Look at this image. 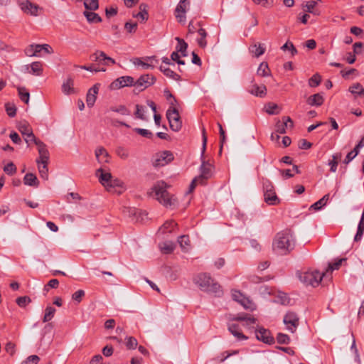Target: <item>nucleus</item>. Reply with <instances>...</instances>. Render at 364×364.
<instances>
[{
    "mask_svg": "<svg viewBox=\"0 0 364 364\" xmlns=\"http://www.w3.org/2000/svg\"><path fill=\"white\" fill-rule=\"evenodd\" d=\"M295 243L292 231L285 229L276 234L272 241V250L277 255H287L294 249Z\"/></svg>",
    "mask_w": 364,
    "mask_h": 364,
    "instance_id": "obj_1",
    "label": "nucleus"
},
{
    "mask_svg": "<svg viewBox=\"0 0 364 364\" xmlns=\"http://www.w3.org/2000/svg\"><path fill=\"white\" fill-rule=\"evenodd\" d=\"M167 185L164 181H158L152 188L156 199L166 207L176 206L178 203L174 196L167 191Z\"/></svg>",
    "mask_w": 364,
    "mask_h": 364,
    "instance_id": "obj_2",
    "label": "nucleus"
},
{
    "mask_svg": "<svg viewBox=\"0 0 364 364\" xmlns=\"http://www.w3.org/2000/svg\"><path fill=\"white\" fill-rule=\"evenodd\" d=\"M201 133L203 144L200 158L202 160V163L200 167V173L198 177L199 179H200V184L204 185L205 183V181L212 177L213 174L214 167L209 161H207L204 159V154L205 151L208 140L206 136V131L204 127L202 128Z\"/></svg>",
    "mask_w": 364,
    "mask_h": 364,
    "instance_id": "obj_3",
    "label": "nucleus"
},
{
    "mask_svg": "<svg viewBox=\"0 0 364 364\" xmlns=\"http://www.w3.org/2000/svg\"><path fill=\"white\" fill-rule=\"evenodd\" d=\"M195 282L201 291L214 294L218 296L223 294L220 285L206 273L198 274L195 279Z\"/></svg>",
    "mask_w": 364,
    "mask_h": 364,
    "instance_id": "obj_4",
    "label": "nucleus"
},
{
    "mask_svg": "<svg viewBox=\"0 0 364 364\" xmlns=\"http://www.w3.org/2000/svg\"><path fill=\"white\" fill-rule=\"evenodd\" d=\"M325 275V272L320 273L318 271L297 272L299 280L304 284L306 286L310 285L314 287L319 284Z\"/></svg>",
    "mask_w": 364,
    "mask_h": 364,
    "instance_id": "obj_5",
    "label": "nucleus"
},
{
    "mask_svg": "<svg viewBox=\"0 0 364 364\" xmlns=\"http://www.w3.org/2000/svg\"><path fill=\"white\" fill-rule=\"evenodd\" d=\"M264 201L269 205H277L279 200L276 195L272 183L267 178H262Z\"/></svg>",
    "mask_w": 364,
    "mask_h": 364,
    "instance_id": "obj_6",
    "label": "nucleus"
},
{
    "mask_svg": "<svg viewBox=\"0 0 364 364\" xmlns=\"http://www.w3.org/2000/svg\"><path fill=\"white\" fill-rule=\"evenodd\" d=\"M49 161V152L48 149H40L39 158L36 159L39 174L42 178L47 180L48 178V164Z\"/></svg>",
    "mask_w": 364,
    "mask_h": 364,
    "instance_id": "obj_7",
    "label": "nucleus"
},
{
    "mask_svg": "<svg viewBox=\"0 0 364 364\" xmlns=\"http://www.w3.org/2000/svg\"><path fill=\"white\" fill-rule=\"evenodd\" d=\"M166 117L170 128L173 132H178L182 127V122L176 107H169L166 112Z\"/></svg>",
    "mask_w": 364,
    "mask_h": 364,
    "instance_id": "obj_8",
    "label": "nucleus"
},
{
    "mask_svg": "<svg viewBox=\"0 0 364 364\" xmlns=\"http://www.w3.org/2000/svg\"><path fill=\"white\" fill-rule=\"evenodd\" d=\"M232 297L234 301L238 302L244 309L252 311L256 309V305L252 301L243 295L240 291H232Z\"/></svg>",
    "mask_w": 364,
    "mask_h": 364,
    "instance_id": "obj_9",
    "label": "nucleus"
},
{
    "mask_svg": "<svg viewBox=\"0 0 364 364\" xmlns=\"http://www.w3.org/2000/svg\"><path fill=\"white\" fill-rule=\"evenodd\" d=\"M156 80V79L153 75H142L136 81H134V87L136 88H139V91H143L146 88L154 85Z\"/></svg>",
    "mask_w": 364,
    "mask_h": 364,
    "instance_id": "obj_10",
    "label": "nucleus"
},
{
    "mask_svg": "<svg viewBox=\"0 0 364 364\" xmlns=\"http://www.w3.org/2000/svg\"><path fill=\"white\" fill-rule=\"evenodd\" d=\"M18 4L21 9L26 14L37 16L40 7L28 0H18Z\"/></svg>",
    "mask_w": 364,
    "mask_h": 364,
    "instance_id": "obj_11",
    "label": "nucleus"
},
{
    "mask_svg": "<svg viewBox=\"0 0 364 364\" xmlns=\"http://www.w3.org/2000/svg\"><path fill=\"white\" fill-rule=\"evenodd\" d=\"M173 160V154L170 151H164L156 155L153 165L156 167L164 166Z\"/></svg>",
    "mask_w": 364,
    "mask_h": 364,
    "instance_id": "obj_12",
    "label": "nucleus"
},
{
    "mask_svg": "<svg viewBox=\"0 0 364 364\" xmlns=\"http://www.w3.org/2000/svg\"><path fill=\"white\" fill-rule=\"evenodd\" d=\"M134 86V79L131 76H122L114 80L109 85L111 90H118L124 87Z\"/></svg>",
    "mask_w": 364,
    "mask_h": 364,
    "instance_id": "obj_13",
    "label": "nucleus"
},
{
    "mask_svg": "<svg viewBox=\"0 0 364 364\" xmlns=\"http://www.w3.org/2000/svg\"><path fill=\"white\" fill-rule=\"evenodd\" d=\"M190 1L188 0H180L175 9V16L179 23H185L186 22V13L187 7L189 6Z\"/></svg>",
    "mask_w": 364,
    "mask_h": 364,
    "instance_id": "obj_14",
    "label": "nucleus"
},
{
    "mask_svg": "<svg viewBox=\"0 0 364 364\" xmlns=\"http://www.w3.org/2000/svg\"><path fill=\"white\" fill-rule=\"evenodd\" d=\"M256 338L257 340L266 343L273 344L274 343V338L272 336L269 330L266 329L263 327H259L255 331Z\"/></svg>",
    "mask_w": 364,
    "mask_h": 364,
    "instance_id": "obj_15",
    "label": "nucleus"
},
{
    "mask_svg": "<svg viewBox=\"0 0 364 364\" xmlns=\"http://www.w3.org/2000/svg\"><path fill=\"white\" fill-rule=\"evenodd\" d=\"M284 323L287 325L288 330L294 333L299 326V317L294 312H288L284 317Z\"/></svg>",
    "mask_w": 364,
    "mask_h": 364,
    "instance_id": "obj_16",
    "label": "nucleus"
},
{
    "mask_svg": "<svg viewBox=\"0 0 364 364\" xmlns=\"http://www.w3.org/2000/svg\"><path fill=\"white\" fill-rule=\"evenodd\" d=\"M100 86V85L99 83H96L89 89L86 96V103L88 107H92L94 106Z\"/></svg>",
    "mask_w": 364,
    "mask_h": 364,
    "instance_id": "obj_17",
    "label": "nucleus"
},
{
    "mask_svg": "<svg viewBox=\"0 0 364 364\" xmlns=\"http://www.w3.org/2000/svg\"><path fill=\"white\" fill-rule=\"evenodd\" d=\"M96 175L99 177V181L105 188L107 187L112 176L109 172H105L103 168H100L96 171Z\"/></svg>",
    "mask_w": 364,
    "mask_h": 364,
    "instance_id": "obj_18",
    "label": "nucleus"
},
{
    "mask_svg": "<svg viewBox=\"0 0 364 364\" xmlns=\"http://www.w3.org/2000/svg\"><path fill=\"white\" fill-rule=\"evenodd\" d=\"M25 141L29 145L30 142H33L35 144L38 146V154H40V149L41 150V148L43 149H47L46 145L41 141V140L38 139L35 135L33 134V132H30L29 134L24 138Z\"/></svg>",
    "mask_w": 364,
    "mask_h": 364,
    "instance_id": "obj_19",
    "label": "nucleus"
},
{
    "mask_svg": "<svg viewBox=\"0 0 364 364\" xmlns=\"http://www.w3.org/2000/svg\"><path fill=\"white\" fill-rule=\"evenodd\" d=\"M228 331L239 341L247 339V337L241 332L238 324H230L228 326Z\"/></svg>",
    "mask_w": 364,
    "mask_h": 364,
    "instance_id": "obj_20",
    "label": "nucleus"
},
{
    "mask_svg": "<svg viewBox=\"0 0 364 364\" xmlns=\"http://www.w3.org/2000/svg\"><path fill=\"white\" fill-rule=\"evenodd\" d=\"M249 92L257 97H264L267 95V87L265 85H258L257 84H254L252 85Z\"/></svg>",
    "mask_w": 364,
    "mask_h": 364,
    "instance_id": "obj_21",
    "label": "nucleus"
},
{
    "mask_svg": "<svg viewBox=\"0 0 364 364\" xmlns=\"http://www.w3.org/2000/svg\"><path fill=\"white\" fill-rule=\"evenodd\" d=\"M146 60L147 61H149L150 63H145V62L142 61L141 60V58H134L133 60V63L136 65H141L144 69H149V68L153 69L154 68V65H153L151 64L153 63V61H155L156 63H158V60L156 59L155 56L146 57Z\"/></svg>",
    "mask_w": 364,
    "mask_h": 364,
    "instance_id": "obj_22",
    "label": "nucleus"
},
{
    "mask_svg": "<svg viewBox=\"0 0 364 364\" xmlns=\"http://www.w3.org/2000/svg\"><path fill=\"white\" fill-rule=\"evenodd\" d=\"M95 156L100 163H109V155L103 147H99L95 150Z\"/></svg>",
    "mask_w": 364,
    "mask_h": 364,
    "instance_id": "obj_23",
    "label": "nucleus"
},
{
    "mask_svg": "<svg viewBox=\"0 0 364 364\" xmlns=\"http://www.w3.org/2000/svg\"><path fill=\"white\" fill-rule=\"evenodd\" d=\"M41 52V44H31L26 47L24 50L26 55L29 57L39 56Z\"/></svg>",
    "mask_w": 364,
    "mask_h": 364,
    "instance_id": "obj_24",
    "label": "nucleus"
},
{
    "mask_svg": "<svg viewBox=\"0 0 364 364\" xmlns=\"http://www.w3.org/2000/svg\"><path fill=\"white\" fill-rule=\"evenodd\" d=\"M159 70L161 73H164L167 77H169L172 80H174L176 81L181 80V76L176 73L173 70H172L171 68L165 66V65H160Z\"/></svg>",
    "mask_w": 364,
    "mask_h": 364,
    "instance_id": "obj_25",
    "label": "nucleus"
},
{
    "mask_svg": "<svg viewBox=\"0 0 364 364\" xmlns=\"http://www.w3.org/2000/svg\"><path fill=\"white\" fill-rule=\"evenodd\" d=\"M323 95L320 93H316L311 95L306 100L308 105L311 106H321L323 103Z\"/></svg>",
    "mask_w": 364,
    "mask_h": 364,
    "instance_id": "obj_26",
    "label": "nucleus"
},
{
    "mask_svg": "<svg viewBox=\"0 0 364 364\" xmlns=\"http://www.w3.org/2000/svg\"><path fill=\"white\" fill-rule=\"evenodd\" d=\"M23 183L26 186L38 187L39 181L36 175L31 173H26L23 177Z\"/></svg>",
    "mask_w": 364,
    "mask_h": 364,
    "instance_id": "obj_27",
    "label": "nucleus"
},
{
    "mask_svg": "<svg viewBox=\"0 0 364 364\" xmlns=\"http://www.w3.org/2000/svg\"><path fill=\"white\" fill-rule=\"evenodd\" d=\"M74 82L71 77H68L62 85V91L65 95H70L75 92Z\"/></svg>",
    "mask_w": 364,
    "mask_h": 364,
    "instance_id": "obj_28",
    "label": "nucleus"
},
{
    "mask_svg": "<svg viewBox=\"0 0 364 364\" xmlns=\"http://www.w3.org/2000/svg\"><path fill=\"white\" fill-rule=\"evenodd\" d=\"M233 321H245L247 326L254 324L257 319L252 316H248L246 314H238L232 318Z\"/></svg>",
    "mask_w": 364,
    "mask_h": 364,
    "instance_id": "obj_29",
    "label": "nucleus"
},
{
    "mask_svg": "<svg viewBox=\"0 0 364 364\" xmlns=\"http://www.w3.org/2000/svg\"><path fill=\"white\" fill-rule=\"evenodd\" d=\"M197 32H198V35L200 36V38H198L197 39V43L200 48H204L207 46L206 37H207L208 33H207L206 31L203 28H200L197 31Z\"/></svg>",
    "mask_w": 364,
    "mask_h": 364,
    "instance_id": "obj_30",
    "label": "nucleus"
},
{
    "mask_svg": "<svg viewBox=\"0 0 364 364\" xmlns=\"http://www.w3.org/2000/svg\"><path fill=\"white\" fill-rule=\"evenodd\" d=\"M250 51L255 57L258 58L265 52V48L261 43H255L250 46Z\"/></svg>",
    "mask_w": 364,
    "mask_h": 364,
    "instance_id": "obj_31",
    "label": "nucleus"
},
{
    "mask_svg": "<svg viewBox=\"0 0 364 364\" xmlns=\"http://www.w3.org/2000/svg\"><path fill=\"white\" fill-rule=\"evenodd\" d=\"M83 14L89 23H100L102 21V18L96 13L85 11Z\"/></svg>",
    "mask_w": 364,
    "mask_h": 364,
    "instance_id": "obj_32",
    "label": "nucleus"
},
{
    "mask_svg": "<svg viewBox=\"0 0 364 364\" xmlns=\"http://www.w3.org/2000/svg\"><path fill=\"white\" fill-rule=\"evenodd\" d=\"M30 73L35 75H41L43 73V65L39 61L33 62L31 64Z\"/></svg>",
    "mask_w": 364,
    "mask_h": 364,
    "instance_id": "obj_33",
    "label": "nucleus"
},
{
    "mask_svg": "<svg viewBox=\"0 0 364 364\" xmlns=\"http://www.w3.org/2000/svg\"><path fill=\"white\" fill-rule=\"evenodd\" d=\"M18 96L21 100L26 104H28L30 100V93L28 92L26 87H17Z\"/></svg>",
    "mask_w": 364,
    "mask_h": 364,
    "instance_id": "obj_34",
    "label": "nucleus"
},
{
    "mask_svg": "<svg viewBox=\"0 0 364 364\" xmlns=\"http://www.w3.org/2000/svg\"><path fill=\"white\" fill-rule=\"evenodd\" d=\"M257 75L262 77H266L270 75V70L269 68L268 64L266 62H262L260 63L257 70Z\"/></svg>",
    "mask_w": 364,
    "mask_h": 364,
    "instance_id": "obj_35",
    "label": "nucleus"
},
{
    "mask_svg": "<svg viewBox=\"0 0 364 364\" xmlns=\"http://www.w3.org/2000/svg\"><path fill=\"white\" fill-rule=\"evenodd\" d=\"M349 92L353 95L364 97V88L360 83H355L349 87Z\"/></svg>",
    "mask_w": 364,
    "mask_h": 364,
    "instance_id": "obj_36",
    "label": "nucleus"
},
{
    "mask_svg": "<svg viewBox=\"0 0 364 364\" xmlns=\"http://www.w3.org/2000/svg\"><path fill=\"white\" fill-rule=\"evenodd\" d=\"M328 199H329V194H326L325 196H323V198H321L320 200H318V201L314 203L313 205H311L310 208H312L315 210H318L321 209V208L326 204Z\"/></svg>",
    "mask_w": 364,
    "mask_h": 364,
    "instance_id": "obj_37",
    "label": "nucleus"
},
{
    "mask_svg": "<svg viewBox=\"0 0 364 364\" xmlns=\"http://www.w3.org/2000/svg\"><path fill=\"white\" fill-rule=\"evenodd\" d=\"M124 183L119 178H112L106 189L108 191H112L114 188H123Z\"/></svg>",
    "mask_w": 364,
    "mask_h": 364,
    "instance_id": "obj_38",
    "label": "nucleus"
},
{
    "mask_svg": "<svg viewBox=\"0 0 364 364\" xmlns=\"http://www.w3.org/2000/svg\"><path fill=\"white\" fill-rule=\"evenodd\" d=\"M364 233V219L360 218V222L358 225L357 232L354 237V241L358 242L360 241Z\"/></svg>",
    "mask_w": 364,
    "mask_h": 364,
    "instance_id": "obj_39",
    "label": "nucleus"
},
{
    "mask_svg": "<svg viewBox=\"0 0 364 364\" xmlns=\"http://www.w3.org/2000/svg\"><path fill=\"white\" fill-rule=\"evenodd\" d=\"M364 233V219L360 218V222L358 225L357 232L354 237V241L358 242L360 241Z\"/></svg>",
    "mask_w": 364,
    "mask_h": 364,
    "instance_id": "obj_40",
    "label": "nucleus"
},
{
    "mask_svg": "<svg viewBox=\"0 0 364 364\" xmlns=\"http://www.w3.org/2000/svg\"><path fill=\"white\" fill-rule=\"evenodd\" d=\"M55 313V309L54 307L47 306L45 309V314L43 318V321L46 323L50 321L53 318Z\"/></svg>",
    "mask_w": 364,
    "mask_h": 364,
    "instance_id": "obj_41",
    "label": "nucleus"
},
{
    "mask_svg": "<svg viewBox=\"0 0 364 364\" xmlns=\"http://www.w3.org/2000/svg\"><path fill=\"white\" fill-rule=\"evenodd\" d=\"M84 6L87 10L95 11L99 8L98 0H85Z\"/></svg>",
    "mask_w": 364,
    "mask_h": 364,
    "instance_id": "obj_42",
    "label": "nucleus"
},
{
    "mask_svg": "<svg viewBox=\"0 0 364 364\" xmlns=\"http://www.w3.org/2000/svg\"><path fill=\"white\" fill-rule=\"evenodd\" d=\"M147 5L144 4H141L139 6V9L141 10L140 12H139L136 17L140 18L142 21H146L149 18V14L146 11Z\"/></svg>",
    "mask_w": 364,
    "mask_h": 364,
    "instance_id": "obj_43",
    "label": "nucleus"
},
{
    "mask_svg": "<svg viewBox=\"0 0 364 364\" xmlns=\"http://www.w3.org/2000/svg\"><path fill=\"white\" fill-rule=\"evenodd\" d=\"M110 110L121 114L122 115H129L130 111L124 105L111 107Z\"/></svg>",
    "mask_w": 364,
    "mask_h": 364,
    "instance_id": "obj_44",
    "label": "nucleus"
},
{
    "mask_svg": "<svg viewBox=\"0 0 364 364\" xmlns=\"http://www.w3.org/2000/svg\"><path fill=\"white\" fill-rule=\"evenodd\" d=\"M138 345L137 340L132 336H128L126 338V346L128 349L134 350L136 349Z\"/></svg>",
    "mask_w": 364,
    "mask_h": 364,
    "instance_id": "obj_45",
    "label": "nucleus"
},
{
    "mask_svg": "<svg viewBox=\"0 0 364 364\" xmlns=\"http://www.w3.org/2000/svg\"><path fill=\"white\" fill-rule=\"evenodd\" d=\"M176 40L178 41V45L176 46V51L178 53L186 52L188 48V44L184 41V40L180 38L179 37H176Z\"/></svg>",
    "mask_w": 364,
    "mask_h": 364,
    "instance_id": "obj_46",
    "label": "nucleus"
},
{
    "mask_svg": "<svg viewBox=\"0 0 364 364\" xmlns=\"http://www.w3.org/2000/svg\"><path fill=\"white\" fill-rule=\"evenodd\" d=\"M178 242L183 250H186L190 245V240L188 235H181L178 238Z\"/></svg>",
    "mask_w": 364,
    "mask_h": 364,
    "instance_id": "obj_47",
    "label": "nucleus"
},
{
    "mask_svg": "<svg viewBox=\"0 0 364 364\" xmlns=\"http://www.w3.org/2000/svg\"><path fill=\"white\" fill-rule=\"evenodd\" d=\"M5 108H6V111L7 114L10 117H14L16 116V107L15 106L14 104H12V103H10V102H7V103L5 104Z\"/></svg>",
    "mask_w": 364,
    "mask_h": 364,
    "instance_id": "obj_48",
    "label": "nucleus"
},
{
    "mask_svg": "<svg viewBox=\"0 0 364 364\" xmlns=\"http://www.w3.org/2000/svg\"><path fill=\"white\" fill-rule=\"evenodd\" d=\"M218 126L219 128L220 133V153H221L223 144L225 143L226 141V135L222 125L220 123H218Z\"/></svg>",
    "mask_w": 364,
    "mask_h": 364,
    "instance_id": "obj_49",
    "label": "nucleus"
},
{
    "mask_svg": "<svg viewBox=\"0 0 364 364\" xmlns=\"http://www.w3.org/2000/svg\"><path fill=\"white\" fill-rule=\"evenodd\" d=\"M321 80V77L318 74H314L309 80V85L311 87H315L319 85Z\"/></svg>",
    "mask_w": 364,
    "mask_h": 364,
    "instance_id": "obj_50",
    "label": "nucleus"
},
{
    "mask_svg": "<svg viewBox=\"0 0 364 364\" xmlns=\"http://www.w3.org/2000/svg\"><path fill=\"white\" fill-rule=\"evenodd\" d=\"M160 247L164 253L169 254L173 251L175 245L172 242H164Z\"/></svg>",
    "mask_w": 364,
    "mask_h": 364,
    "instance_id": "obj_51",
    "label": "nucleus"
},
{
    "mask_svg": "<svg viewBox=\"0 0 364 364\" xmlns=\"http://www.w3.org/2000/svg\"><path fill=\"white\" fill-rule=\"evenodd\" d=\"M4 171L9 175L12 176L16 172V167L13 162H9L7 165L4 167Z\"/></svg>",
    "mask_w": 364,
    "mask_h": 364,
    "instance_id": "obj_52",
    "label": "nucleus"
},
{
    "mask_svg": "<svg viewBox=\"0 0 364 364\" xmlns=\"http://www.w3.org/2000/svg\"><path fill=\"white\" fill-rule=\"evenodd\" d=\"M341 158V154H336L333 156V160L328 163L329 166H331V171L336 172V171L337 169V166H338L337 160L340 159Z\"/></svg>",
    "mask_w": 364,
    "mask_h": 364,
    "instance_id": "obj_53",
    "label": "nucleus"
},
{
    "mask_svg": "<svg viewBox=\"0 0 364 364\" xmlns=\"http://www.w3.org/2000/svg\"><path fill=\"white\" fill-rule=\"evenodd\" d=\"M346 260V258H341V259H338L337 261H336L335 262H333L332 264H329L328 269L326 270V272H328V271L331 272L333 270L338 269L340 266L341 265L342 262Z\"/></svg>",
    "mask_w": 364,
    "mask_h": 364,
    "instance_id": "obj_54",
    "label": "nucleus"
},
{
    "mask_svg": "<svg viewBox=\"0 0 364 364\" xmlns=\"http://www.w3.org/2000/svg\"><path fill=\"white\" fill-rule=\"evenodd\" d=\"M281 49L283 50H289L292 55H294L297 53V50L294 47V44L290 41H287L286 43H284L281 47Z\"/></svg>",
    "mask_w": 364,
    "mask_h": 364,
    "instance_id": "obj_55",
    "label": "nucleus"
},
{
    "mask_svg": "<svg viewBox=\"0 0 364 364\" xmlns=\"http://www.w3.org/2000/svg\"><path fill=\"white\" fill-rule=\"evenodd\" d=\"M144 107L142 105H136V112L134 113L136 118H139L141 120H145L144 116Z\"/></svg>",
    "mask_w": 364,
    "mask_h": 364,
    "instance_id": "obj_56",
    "label": "nucleus"
},
{
    "mask_svg": "<svg viewBox=\"0 0 364 364\" xmlns=\"http://www.w3.org/2000/svg\"><path fill=\"white\" fill-rule=\"evenodd\" d=\"M277 341L280 344H288L290 342V338L288 335L279 333L277 336Z\"/></svg>",
    "mask_w": 364,
    "mask_h": 364,
    "instance_id": "obj_57",
    "label": "nucleus"
},
{
    "mask_svg": "<svg viewBox=\"0 0 364 364\" xmlns=\"http://www.w3.org/2000/svg\"><path fill=\"white\" fill-rule=\"evenodd\" d=\"M16 304L20 307H25L27 305V304H28L31 301V300L28 296H24L18 297L16 299Z\"/></svg>",
    "mask_w": 364,
    "mask_h": 364,
    "instance_id": "obj_58",
    "label": "nucleus"
},
{
    "mask_svg": "<svg viewBox=\"0 0 364 364\" xmlns=\"http://www.w3.org/2000/svg\"><path fill=\"white\" fill-rule=\"evenodd\" d=\"M134 132H136L137 134L141 135L144 137L150 139L152 137L153 134L148 129H141V128H135Z\"/></svg>",
    "mask_w": 364,
    "mask_h": 364,
    "instance_id": "obj_59",
    "label": "nucleus"
},
{
    "mask_svg": "<svg viewBox=\"0 0 364 364\" xmlns=\"http://www.w3.org/2000/svg\"><path fill=\"white\" fill-rule=\"evenodd\" d=\"M40 358L38 355H32L28 356L21 364H38Z\"/></svg>",
    "mask_w": 364,
    "mask_h": 364,
    "instance_id": "obj_60",
    "label": "nucleus"
},
{
    "mask_svg": "<svg viewBox=\"0 0 364 364\" xmlns=\"http://www.w3.org/2000/svg\"><path fill=\"white\" fill-rule=\"evenodd\" d=\"M101 56H102V61L103 65H114L116 63L115 60L112 58L111 57L107 56L104 52H101Z\"/></svg>",
    "mask_w": 364,
    "mask_h": 364,
    "instance_id": "obj_61",
    "label": "nucleus"
},
{
    "mask_svg": "<svg viewBox=\"0 0 364 364\" xmlns=\"http://www.w3.org/2000/svg\"><path fill=\"white\" fill-rule=\"evenodd\" d=\"M85 296V291L83 290H77V291H75L73 295H72V299L77 301V303H80L82 298L84 297Z\"/></svg>",
    "mask_w": 364,
    "mask_h": 364,
    "instance_id": "obj_62",
    "label": "nucleus"
},
{
    "mask_svg": "<svg viewBox=\"0 0 364 364\" xmlns=\"http://www.w3.org/2000/svg\"><path fill=\"white\" fill-rule=\"evenodd\" d=\"M287 129V122H282L278 121L276 124V132L279 134L286 133Z\"/></svg>",
    "mask_w": 364,
    "mask_h": 364,
    "instance_id": "obj_63",
    "label": "nucleus"
},
{
    "mask_svg": "<svg viewBox=\"0 0 364 364\" xmlns=\"http://www.w3.org/2000/svg\"><path fill=\"white\" fill-rule=\"evenodd\" d=\"M18 130L24 136H26L28 134L30 133V132H33L31 128L28 124H21L18 127Z\"/></svg>",
    "mask_w": 364,
    "mask_h": 364,
    "instance_id": "obj_64",
    "label": "nucleus"
}]
</instances>
